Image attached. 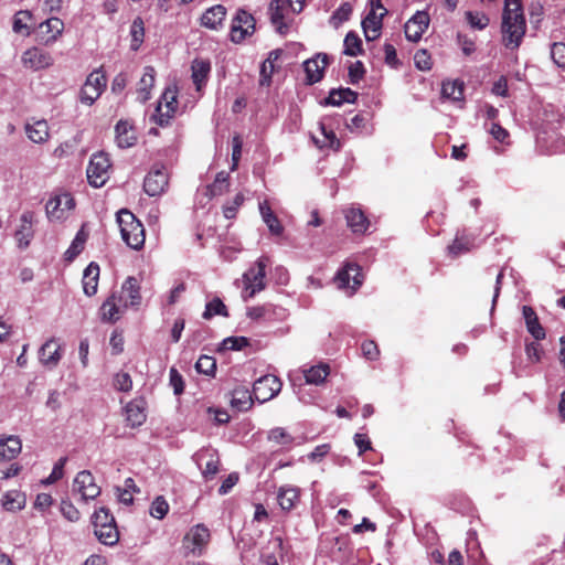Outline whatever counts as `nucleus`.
Masks as SVG:
<instances>
[{
	"label": "nucleus",
	"mask_w": 565,
	"mask_h": 565,
	"mask_svg": "<svg viewBox=\"0 0 565 565\" xmlns=\"http://www.w3.org/2000/svg\"><path fill=\"white\" fill-rule=\"evenodd\" d=\"M526 23L521 0H504L502 40L505 47L515 50L525 34Z\"/></svg>",
	"instance_id": "obj_1"
},
{
	"label": "nucleus",
	"mask_w": 565,
	"mask_h": 565,
	"mask_svg": "<svg viewBox=\"0 0 565 565\" xmlns=\"http://www.w3.org/2000/svg\"><path fill=\"white\" fill-rule=\"evenodd\" d=\"M117 222L122 241L132 249H140L145 245V227L142 223L128 210L117 213Z\"/></svg>",
	"instance_id": "obj_2"
},
{
	"label": "nucleus",
	"mask_w": 565,
	"mask_h": 565,
	"mask_svg": "<svg viewBox=\"0 0 565 565\" xmlns=\"http://www.w3.org/2000/svg\"><path fill=\"white\" fill-rule=\"evenodd\" d=\"M370 12L362 20V29L366 41H374L381 35L383 18L387 14L381 0L370 1Z\"/></svg>",
	"instance_id": "obj_3"
},
{
	"label": "nucleus",
	"mask_w": 565,
	"mask_h": 565,
	"mask_svg": "<svg viewBox=\"0 0 565 565\" xmlns=\"http://www.w3.org/2000/svg\"><path fill=\"white\" fill-rule=\"evenodd\" d=\"M268 263V257L263 256L256 262L255 267L244 274L245 298H252L256 292L265 288L266 267Z\"/></svg>",
	"instance_id": "obj_4"
},
{
	"label": "nucleus",
	"mask_w": 565,
	"mask_h": 565,
	"mask_svg": "<svg viewBox=\"0 0 565 565\" xmlns=\"http://www.w3.org/2000/svg\"><path fill=\"white\" fill-rule=\"evenodd\" d=\"M106 76L102 70L93 71L86 78L81 93L79 100L82 104L92 106L102 95L106 87Z\"/></svg>",
	"instance_id": "obj_5"
},
{
	"label": "nucleus",
	"mask_w": 565,
	"mask_h": 565,
	"mask_svg": "<svg viewBox=\"0 0 565 565\" xmlns=\"http://www.w3.org/2000/svg\"><path fill=\"white\" fill-rule=\"evenodd\" d=\"M210 530L204 524H196L184 535L182 546L188 554L201 556L210 542Z\"/></svg>",
	"instance_id": "obj_6"
},
{
	"label": "nucleus",
	"mask_w": 565,
	"mask_h": 565,
	"mask_svg": "<svg viewBox=\"0 0 565 565\" xmlns=\"http://www.w3.org/2000/svg\"><path fill=\"white\" fill-rule=\"evenodd\" d=\"M110 160L104 152L92 156L87 167V179L94 188L103 186L109 179Z\"/></svg>",
	"instance_id": "obj_7"
},
{
	"label": "nucleus",
	"mask_w": 565,
	"mask_h": 565,
	"mask_svg": "<svg viewBox=\"0 0 565 565\" xmlns=\"http://www.w3.org/2000/svg\"><path fill=\"white\" fill-rule=\"evenodd\" d=\"M281 381L273 374H267L255 381L253 386V395L259 403L273 399L281 391Z\"/></svg>",
	"instance_id": "obj_8"
},
{
	"label": "nucleus",
	"mask_w": 565,
	"mask_h": 565,
	"mask_svg": "<svg viewBox=\"0 0 565 565\" xmlns=\"http://www.w3.org/2000/svg\"><path fill=\"white\" fill-rule=\"evenodd\" d=\"M255 31L254 17L244 9H238L232 20L231 40L234 43L243 42L246 36L252 35Z\"/></svg>",
	"instance_id": "obj_9"
},
{
	"label": "nucleus",
	"mask_w": 565,
	"mask_h": 565,
	"mask_svg": "<svg viewBox=\"0 0 565 565\" xmlns=\"http://www.w3.org/2000/svg\"><path fill=\"white\" fill-rule=\"evenodd\" d=\"M177 88L168 87L156 108V114L153 115L154 121L160 126H166L169 124V120L173 117L177 110Z\"/></svg>",
	"instance_id": "obj_10"
},
{
	"label": "nucleus",
	"mask_w": 565,
	"mask_h": 565,
	"mask_svg": "<svg viewBox=\"0 0 565 565\" xmlns=\"http://www.w3.org/2000/svg\"><path fill=\"white\" fill-rule=\"evenodd\" d=\"M75 201L70 193H62L50 199L45 205L46 215L51 221L65 220L74 209Z\"/></svg>",
	"instance_id": "obj_11"
},
{
	"label": "nucleus",
	"mask_w": 565,
	"mask_h": 565,
	"mask_svg": "<svg viewBox=\"0 0 565 565\" xmlns=\"http://www.w3.org/2000/svg\"><path fill=\"white\" fill-rule=\"evenodd\" d=\"M73 491L78 493L84 501L94 500L100 494V488L88 470H82L76 475L73 481Z\"/></svg>",
	"instance_id": "obj_12"
},
{
	"label": "nucleus",
	"mask_w": 565,
	"mask_h": 565,
	"mask_svg": "<svg viewBox=\"0 0 565 565\" xmlns=\"http://www.w3.org/2000/svg\"><path fill=\"white\" fill-rule=\"evenodd\" d=\"M194 460L205 479H212L218 471L220 458L215 449L203 448L194 455Z\"/></svg>",
	"instance_id": "obj_13"
},
{
	"label": "nucleus",
	"mask_w": 565,
	"mask_h": 565,
	"mask_svg": "<svg viewBox=\"0 0 565 565\" xmlns=\"http://www.w3.org/2000/svg\"><path fill=\"white\" fill-rule=\"evenodd\" d=\"M21 61L24 67L40 71L50 67L54 60L51 53L33 46L23 52Z\"/></svg>",
	"instance_id": "obj_14"
},
{
	"label": "nucleus",
	"mask_w": 565,
	"mask_h": 565,
	"mask_svg": "<svg viewBox=\"0 0 565 565\" xmlns=\"http://www.w3.org/2000/svg\"><path fill=\"white\" fill-rule=\"evenodd\" d=\"M430 18L426 11H417L404 26L408 41L418 42L429 26Z\"/></svg>",
	"instance_id": "obj_15"
},
{
	"label": "nucleus",
	"mask_w": 565,
	"mask_h": 565,
	"mask_svg": "<svg viewBox=\"0 0 565 565\" xmlns=\"http://www.w3.org/2000/svg\"><path fill=\"white\" fill-rule=\"evenodd\" d=\"M168 186V173L164 167H154L145 178L143 189L150 196L160 195Z\"/></svg>",
	"instance_id": "obj_16"
},
{
	"label": "nucleus",
	"mask_w": 565,
	"mask_h": 565,
	"mask_svg": "<svg viewBox=\"0 0 565 565\" xmlns=\"http://www.w3.org/2000/svg\"><path fill=\"white\" fill-rule=\"evenodd\" d=\"M360 270L359 265L347 264L338 271L334 281L340 289L351 288L352 291H355L362 284V275Z\"/></svg>",
	"instance_id": "obj_17"
},
{
	"label": "nucleus",
	"mask_w": 565,
	"mask_h": 565,
	"mask_svg": "<svg viewBox=\"0 0 565 565\" xmlns=\"http://www.w3.org/2000/svg\"><path fill=\"white\" fill-rule=\"evenodd\" d=\"M35 215L31 211H25L20 216V225L14 232V238L20 249H25L34 236L33 223Z\"/></svg>",
	"instance_id": "obj_18"
},
{
	"label": "nucleus",
	"mask_w": 565,
	"mask_h": 565,
	"mask_svg": "<svg viewBox=\"0 0 565 565\" xmlns=\"http://www.w3.org/2000/svg\"><path fill=\"white\" fill-rule=\"evenodd\" d=\"M62 359V345L52 338L47 340L39 350L40 363L47 370L56 367Z\"/></svg>",
	"instance_id": "obj_19"
},
{
	"label": "nucleus",
	"mask_w": 565,
	"mask_h": 565,
	"mask_svg": "<svg viewBox=\"0 0 565 565\" xmlns=\"http://www.w3.org/2000/svg\"><path fill=\"white\" fill-rule=\"evenodd\" d=\"M64 22L56 17L46 19L39 24L40 40L45 45L53 44L63 33Z\"/></svg>",
	"instance_id": "obj_20"
},
{
	"label": "nucleus",
	"mask_w": 565,
	"mask_h": 565,
	"mask_svg": "<svg viewBox=\"0 0 565 565\" xmlns=\"http://www.w3.org/2000/svg\"><path fill=\"white\" fill-rule=\"evenodd\" d=\"M119 302L122 307H138L141 303L140 284L137 278L128 277L120 290Z\"/></svg>",
	"instance_id": "obj_21"
},
{
	"label": "nucleus",
	"mask_w": 565,
	"mask_h": 565,
	"mask_svg": "<svg viewBox=\"0 0 565 565\" xmlns=\"http://www.w3.org/2000/svg\"><path fill=\"white\" fill-rule=\"evenodd\" d=\"M327 64L328 55L323 53H319L303 63L308 84H315L321 81Z\"/></svg>",
	"instance_id": "obj_22"
},
{
	"label": "nucleus",
	"mask_w": 565,
	"mask_h": 565,
	"mask_svg": "<svg viewBox=\"0 0 565 565\" xmlns=\"http://www.w3.org/2000/svg\"><path fill=\"white\" fill-rule=\"evenodd\" d=\"M300 489L296 486H281L277 491V501L281 510H294L300 502Z\"/></svg>",
	"instance_id": "obj_23"
},
{
	"label": "nucleus",
	"mask_w": 565,
	"mask_h": 565,
	"mask_svg": "<svg viewBox=\"0 0 565 565\" xmlns=\"http://www.w3.org/2000/svg\"><path fill=\"white\" fill-rule=\"evenodd\" d=\"M22 449L21 439L10 435L0 437V462L14 459Z\"/></svg>",
	"instance_id": "obj_24"
},
{
	"label": "nucleus",
	"mask_w": 565,
	"mask_h": 565,
	"mask_svg": "<svg viewBox=\"0 0 565 565\" xmlns=\"http://www.w3.org/2000/svg\"><path fill=\"white\" fill-rule=\"evenodd\" d=\"M344 216L353 233L363 234L367 231L370 221L360 209L349 207L344 211Z\"/></svg>",
	"instance_id": "obj_25"
},
{
	"label": "nucleus",
	"mask_w": 565,
	"mask_h": 565,
	"mask_svg": "<svg viewBox=\"0 0 565 565\" xmlns=\"http://www.w3.org/2000/svg\"><path fill=\"white\" fill-rule=\"evenodd\" d=\"M226 9L222 4L209 8L201 17V24L211 30H217L223 25Z\"/></svg>",
	"instance_id": "obj_26"
},
{
	"label": "nucleus",
	"mask_w": 565,
	"mask_h": 565,
	"mask_svg": "<svg viewBox=\"0 0 565 565\" xmlns=\"http://www.w3.org/2000/svg\"><path fill=\"white\" fill-rule=\"evenodd\" d=\"M254 395L245 386H237L231 393V406L238 412L248 411L254 402Z\"/></svg>",
	"instance_id": "obj_27"
},
{
	"label": "nucleus",
	"mask_w": 565,
	"mask_h": 565,
	"mask_svg": "<svg viewBox=\"0 0 565 565\" xmlns=\"http://www.w3.org/2000/svg\"><path fill=\"white\" fill-rule=\"evenodd\" d=\"M126 420L129 426L138 427L146 420L145 402L142 399H134L126 405Z\"/></svg>",
	"instance_id": "obj_28"
},
{
	"label": "nucleus",
	"mask_w": 565,
	"mask_h": 565,
	"mask_svg": "<svg viewBox=\"0 0 565 565\" xmlns=\"http://www.w3.org/2000/svg\"><path fill=\"white\" fill-rule=\"evenodd\" d=\"M122 302H119V298L113 294L109 296L100 307V318L105 322H115L119 319L121 313Z\"/></svg>",
	"instance_id": "obj_29"
},
{
	"label": "nucleus",
	"mask_w": 565,
	"mask_h": 565,
	"mask_svg": "<svg viewBox=\"0 0 565 565\" xmlns=\"http://www.w3.org/2000/svg\"><path fill=\"white\" fill-rule=\"evenodd\" d=\"M99 266L92 262L83 274V290L86 296L92 297L97 292Z\"/></svg>",
	"instance_id": "obj_30"
},
{
	"label": "nucleus",
	"mask_w": 565,
	"mask_h": 565,
	"mask_svg": "<svg viewBox=\"0 0 565 565\" xmlns=\"http://www.w3.org/2000/svg\"><path fill=\"white\" fill-rule=\"evenodd\" d=\"M25 134L34 143L46 142L50 137L49 125L46 120H35L25 125Z\"/></svg>",
	"instance_id": "obj_31"
},
{
	"label": "nucleus",
	"mask_w": 565,
	"mask_h": 565,
	"mask_svg": "<svg viewBox=\"0 0 565 565\" xmlns=\"http://www.w3.org/2000/svg\"><path fill=\"white\" fill-rule=\"evenodd\" d=\"M523 318L525 320L527 331L533 335L535 340H543L545 338L544 328L541 326L537 315L530 306H523L522 308Z\"/></svg>",
	"instance_id": "obj_32"
},
{
	"label": "nucleus",
	"mask_w": 565,
	"mask_h": 565,
	"mask_svg": "<svg viewBox=\"0 0 565 565\" xmlns=\"http://www.w3.org/2000/svg\"><path fill=\"white\" fill-rule=\"evenodd\" d=\"M116 142L120 148H129L136 143V135L128 121L120 120L115 127Z\"/></svg>",
	"instance_id": "obj_33"
},
{
	"label": "nucleus",
	"mask_w": 565,
	"mask_h": 565,
	"mask_svg": "<svg viewBox=\"0 0 565 565\" xmlns=\"http://www.w3.org/2000/svg\"><path fill=\"white\" fill-rule=\"evenodd\" d=\"M259 212L264 223L267 225L270 234L279 236L284 232V227L278 217L273 212L267 201L259 203Z\"/></svg>",
	"instance_id": "obj_34"
},
{
	"label": "nucleus",
	"mask_w": 565,
	"mask_h": 565,
	"mask_svg": "<svg viewBox=\"0 0 565 565\" xmlns=\"http://www.w3.org/2000/svg\"><path fill=\"white\" fill-rule=\"evenodd\" d=\"M154 75L156 71L152 66H146L143 68V74L139 81L137 89L138 100L140 103H146L150 99V89L154 84Z\"/></svg>",
	"instance_id": "obj_35"
},
{
	"label": "nucleus",
	"mask_w": 565,
	"mask_h": 565,
	"mask_svg": "<svg viewBox=\"0 0 565 565\" xmlns=\"http://www.w3.org/2000/svg\"><path fill=\"white\" fill-rule=\"evenodd\" d=\"M330 374V366L327 363H319L303 370V375L308 384H322Z\"/></svg>",
	"instance_id": "obj_36"
},
{
	"label": "nucleus",
	"mask_w": 565,
	"mask_h": 565,
	"mask_svg": "<svg viewBox=\"0 0 565 565\" xmlns=\"http://www.w3.org/2000/svg\"><path fill=\"white\" fill-rule=\"evenodd\" d=\"M25 495L18 491L11 490L3 494L1 499V504L6 511L17 512L22 510L25 507Z\"/></svg>",
	"instance_id": "obj_37"
},
{
	"label": "nucleus",
	"mask_w": 565,
	"mask_h": 565,
	"mask_svg": "<svg viewBox=\"0 0 565 565\" xmlns=\"http://www.w3.org/2000/svg\"><path fill=\"white\" fill-rule=\"evenodd\" d=\"M358 98V93L350 88L332 89L326 99L327 105L340 106L343 103H354Z\"/></svg>",
	"instance_id": "obj_38"
},
{
	"label": "nucleus",
	"mask_w": 565,
	"mask_h": 565,
	"mask_svg": "<svg viewBox=\"0 0 565 565\" xmlns=\"http://www.w3.org/2000/svg\"><path fill=\"white\" fill-rule=\"evenodd\" d=\"M210 70V63L206 61L195 60L192 63V79L198 90L205 84Z\"/></svg>",
	"instance_id": "obj_39"
},
{
	"label": "nucleus",
	"mask_w": 565,
	"mask_h": 565,
	"mask_svg": "<svg viewBox=\"0 0 565 565\" xmlns=\"http://www.w3.org/2000/svg\"><path fill=\"white\" fill-rule=\"evenodd\" d=\"M98 541L105 545H114L119 540V533L116 526V522L106 526H100L94 530Z\"/></svg>",
	"instance_id": "obj_40"
},
{
	"label": "nucleus",
	"mask_w": 565,
	"mask_h": 565,
	"mask_svg": "<svg viewBox=\"0 0 565 565\" xmlns=\"http://www.w3.org/2000/svg\"><path fill=\"white\" fill-rule=\"evenodd\" d=\"M32 19V12L29 10H20L13 17L12 29L15 33L30 35L29 21Z\"/></svg>",
	"instance_id": "obj_41"
},
{
	"label": "nucleus",
	"mask_w": 565,
	"mask_h": 565,
	"mask_svg": "<svg viewBox=\"0 0 565 565\" xmlns=\"http://www.w3.org/2000/svg\"><path fill=\"white\" fill-rule=\"evenodd\" d=\"M441 94L451 100H461L463 97V85L458 81L445 82L441 87Z\"/></svg>",
	"instance_id": "obj_42"
},
{
	"label": "nucleus",
	"mask_w": 565,
	"mask_h": 565,
	"mask_svg": "<svg viewBox=\"0 0 565 565\" xmlns=\"http://www.w3.org/2000/svg\"><path fill=\"white\" fill-rule=\"evenodd\" d=\"M343 53L349 56H356L362 53V41L355 32H349L344 38Z\"/></svg>",
	"instance_id": "obj_43"
},
{
	"label": "nucleus",
	"mask_w": 565,
	"mask_h": 565,
	"mask_svg": "<svg viewBox=\"0 0 565 565\" xmlns=\"http://www.w3.org/2000/svg\"><path fill=\"white\" fill-rule=\"evenodd\" d=\"M131 49L138 50L143 42L145 24L141 18H136L130 26Z\"/></svg>",
	"instance_id": "obj_44"
},
{
	"label": "nucleus",
	"mask_w": 565,
	"mask_h": 565,
	"mask_svg": "<svg viewBox=\"0 0 565 565\" xmlns=\"http://www.w3.org/2000/svg\"><path fill=\"white\" fill-rule=\"evenodd\" d=\"M228 189V173L221 171L216 174L214 182L209 185L207 192L211 196L221 195Z\"/></svg>",
	"instance_id": "obj_45"
},
{
	"label": "nucleus",
	"mask_w": 565,
	"mask_h": 565,
	"mask_svg": "<svg viewBox=\"0 0 565 565\" xmlns=\"http://www.w3.org/2000/svg\"><path fill=\"white\" fill-rule=\"evenodd\" d=\"M320 129L323 135V140H319L318 138H313L315 143L319 148L329 147L334 150H339L340 141L337 138L335 134L332 130H327L323 124H320Z\"/></svg>",
	"instance_id": "obj_46"
},
{
	"label": "nucleus",
	"mask_w": 565,
	"mask_h": 565,
	"mask_svg": "<svg viewBox=\"0 0 565 565\" xmlns=\"http://www.w3.org/2000/svg\"><path fill=\"white\" fill-rule=\"evenodd\" d=\"M269 11H270L271 23L277 28V30L280 33H282V28L285 26L282 23V20H284L282 2L280 0H273L269 6Z\"/></svg>",
	"instance_id": "obj_47"
},
{
	"label": "nucleus",
	"mask_w": 565,
	"mask_h": 565,
	"mask_svg": "<svg viewBox=\"0 0 565 565\" xmlns=\"http://www.w3.org/2000/svg\"><path fill=\"white\" fill-rule=\"evenodd\" d=\"M168 512H169V503L162 495L157 497L152 501L150 509H149L150 515L158 520H162L168 514Z\"/></svg>",
	"instance_id": "obj_48"
},
{
	"label": "nucleus",
	"mask_w": 565,
	"mask_h": 565,
	"mask_svg": "<svg viewBox=\"0 0 565 565\" xmlns=\"http://www.w3.org/2000/svg\"><path fill=\"white\" fill-rule=\"evenodd\" d=\"M86 235L83 231H79L73 239L71 246L65 252V259L73 260L84 248Z\"/></svg>",
	"instance_id": "obj_49"
},
{
	"label": "nucleus",
	"mask_w": 565,
	"mask_h": 565,
	"mask_svg": "<svg viewBox=\"0 0 565 565\" xmlns=\"http://www.w3.org/2000/svg\"><path fill=\"white\" fill-rule=\"evenodd\" d=\"M466 19L469 25L477 30H483L489 24V18L483 12L468 11L466 12Z\"/></svg>",
	"instance_id": "obj_50"
},
{
	"label": "nucleus",
	"mask_w": 565,
	"mask_h": 565,
	"mask_svg": "<svg viewBox=\"0 0 565 565\" xmlns=\"http://www.w3.org/2000/svg\"><path fill=\"white\" fill-rule=\"evenodd\" d=\"M215 315L224 317L228 316L225 305L218 298L213 299L206 305L203 318L211 319Z\"/></svg>",
	"instance_id": "obj_51"
},
{
	"label": "nucleus",
	"mask_w": 565,
	"mask_h": 565,
	"mask_svg": "<svg viewBox=\"0 0 565 565\" xmlns=\"http://www.w3.org/2000/svg\"><path fill=\"white\" fill-rule=\"evenodd\" d=\"M113 386L116 391L128 393L132 388L131 376L126 372H118L114 375Z\"/></svg>",
	"instance_id": "obj_52"
},
{
	"label": "nucleus",
	"mask_w": 565,
	"mask_h": 565,
	"mask_svg": "<svg viewBox=\"0 0 565 565\" xmlns=\"http://www.w3.org/2000/svg\"><path fill=\"white\" fill-rule=\"evenodd\" d=\"M268 439L282 446L290 445L294 441L291 435L281 427L273 428L268 434Z\"/></svg>",
	"instance_id": "obj_53"
},
{
	"label": "nucleus",
	"mask_w": 565,
	"mask_h": 565,
	"mask_svg": "<svg viewBox=\"0 0 565 565\" xmlns=\"http://www.w3.org/2000/svg\"><path fill=\"white\" fill-rule=\"evenodd\" d=\"M111 523H115V518L110 514L109 510L106 508H100L95 511L93 514V525L94 530L100 526H106Z\"/></svg>",
	"instance_id": "obj_54"
},
{
	"label": "nucleus",
	"mask_w": 565,
	"mask_h": 565,
	"mask_svg": "<svg viewBox=\"0 0 565 565\" xmlns=\"http://www.w3.org/2000/svg\"><path fill=\"white\" fill-rule=\"evenodd\" d=\"M195 369L199 373L212 375L216 369L215 359L209 355H202L199 358Z\"/></svg>",
	"instance_id": "obj_55"
},
{
	"label": "nucleus",
	"mask_w": 565,
	"mask_h": 565,
	"mask_svg": "<svg viewBox=\"0 0 565 565\" xmlns=\"http://www.w3.org/2000/svg\"><path fill=\"white\" fill-rule=\"evenodd\" d=\"M415 66L420 71H429L431 68V57L426 50H418L414 55Z\"/></svg>",
	"instance_id": "obj_56"
},
{
	"label": "nucleus",
	"mask_w": 565,
	"mask_h": 565,
	"mask_svg": "<svg viewBox=\"0 0 565 565\" xmlns=\"http://www.w3.org/2000/svg\"><path fill=\"white\" fill-rule=\"evenodd\" d=\"M352 6L349 2H343L332 14L331 20L335 22V24L345 22L350 19L352 14Z\"/></svg>",
	"instance_id": "obj_57"
},
{
	"label": "nucleus",
	"mask_w": 565,
	"mask_h": 565,
	"mask_svg": "<svg viewBox=\"0 0 565 565\" xmlns=\"http://www.w3.org/2000/svg\"><path fill=\"white\" fill-rule=\"evenodd\" d=\"M551 57L557 66L565 70V43H554L551 47Z\"/></svg>",
	"instance_id": "obj_58"
},
{
	"label": "nucleus",
	"mask_w": 565,
	"mask_h": 565,
	"mask_svg": "<svg viewBox=\"0 0 565 565\" xmlns=\"http://www.w3.org/2000/svg\"><path fill=\"white\" fill-rule=\"evenodd\" d=\"M61 512L63 516L71 522H76L79 519V511L68 500H62Z\"/></svg>",
	"instance_id": "obj_59"
},
{
	"label": "nucleus",
	"mask_w": 565,
	"mask_h": 565,
	"mask_svg": "<svg viewBox=\"0 0 565 565\" xmlns=\"http://www.w3.org/2000/svg\"><path fill=\"white\" fill-rule=\"evenodd\" d=\"M169 377L170 385L172 386L174 394L180 395L184 390L182 375L174 367H171Z\"/></svg>",
	"instance_id": "obj_60"
},
{
	"label": "nucleus",
	"mask_w": 565,
	"mask_h": 565,
	"mask_svg": "<svg viewBox=\"0 0 565 565\" xmlns=\"http://www.w3.org/2000/svg\"><path fill=\"white\" fill-rule=\"evenodd\" d=\"M274 67L275 66L270 60H266L263 62L262 67H260V79H259V84L262 86H268L270 84Z\"/></svg>",
	"instance_id": "obj_61"
},
{
	"label": "nucleus",
	"mask_w": 565,
	"mask_h": 565,
	"mask_svg": "<svg viewBox=\"0 0 565 565\" xmlns=\"http://www.w3.org/2000/svg\"><path fill=\"white\" fill-rule=\"evenodd\" d=\"M248 345V340L245 337H230L223 341V347L228 350H241Z\"/></svg>",
	"instance_id": "obj_62"
},
{
	"label": "nucleus",
	"mask_w": 565,
	"mask_h": 565,
	"mask_svg": "<svg viewBox=\"0 0 565 565\" xmlns=\"http://www.w3.org/2000/svg\"><path fill=\"white\" fill-rule=\"evenodd\" d=\"M270 311V306L250 307L247 309V317L252 320L258 321L267 318Z\"/></svg>",
	"instance_id": "obj_63"
},
{
	"label": "nucleus",
	"mask_w": 565,
	"mask_h": 565,
	"mask_svg": "<svg viewBox=\"0 0 565 565\" xmlns=\"http://www.w3.org/2000/svg\"><path fill=\"white\" fill-rule=\"evenodd\" d=\"M457 42L465 55H471L476 51L475 41L469 39L467 35L458 33Z\"/></svg>",
	"instance_id": "obj_64"
}]
</instances>
